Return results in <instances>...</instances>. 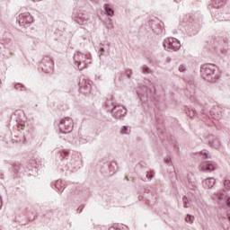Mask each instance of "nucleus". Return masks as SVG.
I'll list each match as a JSON object with an SVG mask.
<instances>
[{"mask_svg": "<svg viewBox=\"0 0 230 230\" xmlns=\"http://www.w3.org/2000/svg\"><path fill=\"white\" fill-rule=\"evenodd\" d=\"M202 78L207 82L215 83L218 78V67L213 64H205L200 67Z\"/></svg>", "mask_w": 230, "mask_h": 230, "instance_id": "f257e3e1", "label": "nucleus"}, {"mask_svg": "<svg viewBox=\"0 0 230 230\" xmlns=\"http://www.w3.org/2000/svg\"><path fill=\"white\" fill-rule=\"evenodd\" d=\"M73 17L75 22L83 26L84 30H87L93 26V22H91V13H87L84 10H75L73 13Z\"/></svg>", "mask_w": 230, "mask_h": 230, "instance_id": "f03ea898", "label": "nucleus"}, {"mask_svg": "<svg viewBox=\"0 0 230 230\" xmlns=\"http://www.w3.org/2000/svg\"><path fill=\"white\" fill-rule=\"evenodd\" d=\"M183 22H185V31H187L190 37L192 35H197L199 30H200V24L195 22V16L191 14H186L183 18Z\"/></svg>", "mask_w": 230, "mask_h": 230, "instance_id": "7ed1b4c3", "label": "nucleus"}, {"mask_svg": "<svg viewBox=\"0 0 230 230\" xmlns=\"http://www.w3.org/2000/svg\"><path fill=\"white\" fill-rule=\"evenodd\" d=\"M183 22H185V31H187L190 37L192 35H197L199 30H200V24L195 22V16L191 14H186L183 18Z\"/></svg>", "mask_w": 230, "mask_h": 230, "instance_id": "20e7f679", "label": "nucleus"}, {"mask_svg": "<svg viewBox=\"0 0 230 230\" xmlns=\"http://www.w3.org/2000/svg\"><path fill=\"white\" fill-rule=\"evenodd\" d=\"M137 94L138 96L146 95L149 100H154L155 98V87L150 81H147L146 85H141L137 90Z\"/></svg>", "mask_w": 230, "mask_h": 230, "instance_id": "39448f33", "label": "nucleus"}, {"mask_svg": "<svg viewBox=\"0 0 230 230\" xmlns=\"http://www.w3.org/2000/svg\"><path fill=\"white\" fill-rule=\"evenodd\" d=\"M163 46L165 51H179L181 49V41L176 38H166L164 40Z\"/></svg>", "mask_w": 230, "mask_h": 230, "instance_id": "423d86ee", "label": "nucleus"}, {"mask_svg": "<svg viewBox=\"0 0 230 230\" xmlns=\"http://www.w3.org/2000/svg\"><path fill=\"white\" fill-rule=\"evenodd\" d=\"M203 114L206 116H210L213 119H220L222 118V108L218 105H215L209 109L208 106H204L203 108Z\"/></svg>", "mask_w": 230, "mask_h": 230, "instance_id": "0eeeda50", "label": "nucleus"}, {"mask_svg": "<svg viewBox=\"0 0 230 230\" xmlns=\"http://www.w3.org/2000/svg\"><path fill=\"white\" fill-rule=\"evenodd\" d=\"M59 130L62 134H69L73 132V119L71 118H65L59 120L58 123Z\"/></svg>", "mask_w": 230, "mask_h": 230, "instance_id": "6e6552de", "label": "nucleus"}, {"mask_svg": "<svg viewBox=\"0 0 230 230\" xmlns=\"http://www.w3.org/2000/svg\"><path fill=\"white\" fill-rule=\"evenodd\" d=\"M149 26L156 35H160V33H163V30H164V23L159 21V19L150 20Z\"/></svg>", "mask_w": 230, "mask_h": 230, "instance_id": "1a4fd4ad", "label": "nucleus"}, {"mask_svg": "<svg viewBox=\"0 0 230 230\" xmlns=\"http://www.w3.org/2000/svg\"><path fill=\"white\" fill-rule=\"evenodd\" d=\"M127 114V109L123 105L119 104H113V107L111 109V116L115 118V119H119V118H123Z\"/></svg>", "mask_w": 230, "mask_h": 230, "instance_id": "9d476101", "label": "nucleus"}, {"mask_svg": "<svg viewBox=\"0 0 230 230\" xmlns=\"http://www.w3.org/2000/svg\"><path fill=\"white\" fill-rule=\"evenodd\" d=\"M213 200H218L219 202H226V206L230 208V197H227L226 190H223L221 193H214L212 195Z\"/></svg>", "mask_w": 230, "mask_h": 230, "instance_id": "9b49d317", "label": "nucleus"}, {"mask_svg": "<svg viewBox=\"0 0 230 230\" xmlns=\"http://www.w3.org/2000/svg\"><path fill=\"white\" fill-rule=\"evenodd\" d=\"M18 22L20 26L25 29L30 28V13H24L18 16Z\"/></svg>", "mask_w": 230, "mask_h": 230, "instance_id": "f8f14e48", "label": "nucleus"}, {"mask_svg": "<svg viewBox=\"0 0 230 230\" xmlns=\"http://www.w3.org/2000/svg\"><path fill=\"white\" fill-rule=\"evenodd\" d=\"M208 145L212 148H216V150H218V148H220V146H222L220 140L215 135H208Z\"/></svg>", "mask_w": 230, "mask_h": 230, "instance_id": "ddd939ff", "label": "nucleus"}, {"mask_svg": "<svg viewBox=\"0 0 230 230\" xmlns=\"http://www.w3.org/2000/svg\"><path fill=\"white\" fill-rule=\"evenodd\" d=\"M79 91L87 94V93H91V84L85 79L79 80Z\"/></svg>", "mask_w": 230, "mask_h": 230, "instance_id": "4468645a", "label": "nucleus"}, {"mask_svg": "<svg viewBox=\"0 0 230 230\" xmlns=\"http://www.w3.org/2000/svg\"><path fill=\"white\" fill-rule=\"evenodd\" d=\"M87 55L82 54V52H76V54L74 55V61L78 67L82 66V62L85 64V60L87 59Z\"/></svg>", "mask_w": 230, "mask_h": 230, "instance_id": "2eb2a0df", "label": "nucleus"}, {"mask_svg": "<svg viewBox=\"0 0 230 230\" xmlns=\"http://www.w3.org/2000/svg\"><path fill=\"white\" fill-rule=\"evenodd\" d=\"M217 168V165L215 162H208L207 164L201 166V172H215Z\"/></svg>", "mask_w": 230, "mask_h": 230, "instance_id": "dca6fc26", "label": "nucleus"}, {"mask_svg": "<svg viewBox=\"0 0 230 230\" xmlns=\"http://www.w3.org/2000/svg\"><path fill=\"white\" fill-rule=\"evenodd\" d=\"M42 64H44L45 67H47V73H49V71H53V61L51 58H49V57L44 58L42 60Z\"/></svg>", "mask_w": 230, "mask_h": 230, "instance_id": "f3484780", "label": "nucleus"}, {"mask_svg": "<svg viewBox=\"0 0 230 230\" xmlns=\"http://www.w3.org/2000/svg\"><path fill=\"white\" fill-rule=\"evenodd\" d=\"M217 183V180L215 178H207L205 181H203V187H205L207 190H211Z\"/></svg>", "mask_w": 230, "mask_h": 230, "instance_id": "a211bd4d", "label": "nucleus"}, {"mask_svg": "<svg viewBox=\"0 0 230 230\" xmlns=\"http://www.w3.org/2000/svg\"><path fill=\"white\" fill-rule=\"evenodd\" d=\"M226 4V0H211L210 4L208 5L210 8H222Z\"/></svg>", "mask_w": 230, "mask_h": 230, "instance_id": "6ab92c4d", "label": "nucleus"}, {"mask_svg": "<svg viewBox=\"0 0 230 230\" xmlns=\"http://www.w3.org/2000/svg\"><path fill=\"white\" fill-rule=\"evenodd\" d=\"M99 51L101 55H109L111 53V43L101 44Z\"/></svg>", "mask_w": 230, "mask_h": 230, "instance_id": "aec40b11", "label": "nucleus"}, {"mask_svg": "<svg viewBox=\"0 0 230 230\" xmlns=\"http://www.w3.org/2000/svg\"><path fill=\"white\" fill-rule=\"evenodd\" d=\"M55 188L58 190V191H61V193L66 190V182L62 181V180H58L55 182Z\"/></svg>", "mask_w": 230, "mask_h": 230, "instance_id": "412c9836", "label": "nucleus"}, {"mask_svg": "<svg viewBox=\"0 0 230 230\" xmlns=\"http://www.w3.org/2000/svg\"><path fill=\"white\" fill-rule=\"evenodd\" d=\"M104 10L109 17H112L114 15V10H112V6H111V4H105Z\"/></svg>", "mask_w": 230, "mask_h": 230, "instance_id": "4be33fe9", "label": "nucleus"}, {"mask_svg": "<svg viewBox=\"0 0 230 230\" xmlns=\"http://www.w3.org/2000/svg\"><path fill=\"white\" fill-rule=\"evenodd\" d=\"M58 155H59L61 161H63V159H67V157H69V151H67L66 149L59 151Z\"/></svg>", "mask_w": 230, "mask_h": 230, "instance_id": "5701e85b", "label": "nucleus"}, {"mask_svg": "<svg viewBox=\"0 0 230 230\" xmlns=\"http://www.w3.org/2000/svg\"><path fill=\"white\" fill-rule=\"evenodd\" d=\"M185 112L189 118H195V115L197 114V111L194 109H187Z\"/></svg>", "mask_w": 230, "mask_h": 230, "instance_id": "b1692460", "label": "nucleus"}, {"mask_svg": "<svg viewBox=\"0 0 230 230\" xmlns=\"http://www.w3.org/2000/svg\"><path fill=\"white\" fill-rule=\"evenodd\" d=\"M31 166L32 168H35L36 170H38V168L40 167V161L31 160Z\"/></svg>", "mask_w": 230, "mask_h": 230, "instance_id": "393cba45", "label": "nucleus"}, {"mask_svg": "<svg viewBox=\"0 0 230 230\" xmlns=\"http://www.w3.org/2000/svg\"><path fill=\"white\" fill-rule=\"evenodd\" d=\"M14 89H16V91H26V86H24L21 83H17L16 84H14Z\"/></svg>", "mask_w": 230, "mask_h": 230, "instance_id": "a878e982", "label": "nucleus"}, {"mask_svg": "<svg viewBox=\"0 0 230 230\" xmlns=\"http://www.w3.org/2000/svg\"><path fill=\"white\" fill-rule=\"evenodd\" d=\"M195 221V217L188 214L187 217H185V222H187V224H193V222Z\"/></svg>", "mask_w": 230, "mask_h": 230, "instance_id": "bb28decb", "label": "nucleus"}, {"mask_svg": "<svg viewBox=\"0 0 230 230\" xmlns=\"http://www.w3.org/2000/svg\"><path fill=\"white\" fill-rule=\"evenodd\" d=\"M142 73L144 75H152V69H150V67H148L147 66H144L142 68Z\"/></svg>", "mask_w": 230, "mask_h": 230, "instance_id": "cd10ccee", "label": "nucleus"}, {"mask_svg": "<svg viewBox=\"0 0 230 230\" xmlns=\"http://www.w3.org/2000/svg\"><path fill=\"white\" fill-rule=\"evenodd\" d=\"M120 133L121 134H130V128L128 126H123L121 128H120Z\"/></svg>", "mask_w": 230, "mask_h": 230, "instance_id": "c85d7f7f", "label": "nucleus"}, {"mask_svg": "<svg viewBox=\"0 0 230 230\" xmlns=\"http://www.w3.org/2000/svg\"><path fill=\"white\" fill-rule=\"evenodd\" d=\"M188 181L190 183V190H192L193 191H197V185H195V182L193 181H191V179H190V178Z\"/></svg>", "mask_w": 230, "mask_h": 230, "instance_id": "c756f323", "label": "nucleus"}, {"mask_svg": "<svg viewBox=\"0 0 230 230\" xmlns=\"http://www.w3.org/2000/svg\"><path fill=\"white\" fill-rule=\"evenodd\" d=\"M154 173L152 172H146V178L144 181H152Z\"/></svg>", "mask_w": 230, "mask_h": 230, "instance_id": "7c9ffc66", "label": "nucleus"}, {"mask_svg": "<svg viewBox=\"0 0 230 230\" xmlns=\"http://www.w3.org/2000/svg\"><path fill=\"white\" fill-rule=\"evenodd\" d=\"M182 202L184 208H190V202L188 201V198L186 196H183Z\"/></svg>", "mask_w": 230, "mask_h": 230, "instance_id": "2f4dec72", "label": "nucleus"}, {"mask_svg": "<svg viewBox=\"0 0 230 230\" xmlns=\"http://www.w3.org/2000/svg\"><path fill=\"white\" fill-rule=\"evenodd\" d=\"M178 71H180V73H186V71H188V68L184 65H180L178 67Z\"/></svg>", "mask_w": 230, "mask_h": 230, "instance_id": "473e14b6", "label": "nucleus"}, {"mask_svg": "<svg viewBox=\"0 0 230 230\" xmlns=\"http://www.w3.org/2000/svg\"><path fill=\"white\" fill-rule=\"evenodd\" d=\"M224 184L225 188L230 191V180L226 179Z\"/></svg>", "mask_w": 230, "mask_h": 230, "instance_id": "72a5a7b5", "label": "nucleus"}, {"mask_svg": "<svg viewBox=\"0 0 230 230\" xmlns=\"http://www.w3.org/2000/svg\"><path fill=\"white\" fill-rule=\"evenodd\" d=\"M107 28L108 30H113L114 29V25L112 24V20L110 19V22L107 24Z\"/></svg>", "mask_w": 230, "mask_h": 230, "instance_id": "f704fd0d", "label": "nucleus"}, {"mask_svg": "<svg viewBox=\"0 0 230 230\" xmlns=\"http://www.w3.org/2000/svg\"><path fill=\"white\" fill-rule=\"evenodd\" d=\"M201 155H203L204 159H208L209 158V155H208V152H206V151H202Z\"/></svg>", "mask_w": 230, "mask_h": 230, "instance_id": "c9c22d12", "label": "nucleus"}, {"mask_svg": "<svg viewBox=\"0 0 230 230\" xmlns=\"http://www.w3.org/2000/svg\"><path fill=\"white\" fill-rule=\"evenodd\" d=\"M84 206H80L78 208H77V213H82V211H84Z\"/></svg>", "mask_w": 230, "mask_h": 230, "instance_id": "e433bc0d", "label": "nucleus"}, {"mask_svg": "<svg viewBox=\"0 0 230 230\" xmlns=\"http://www.w3.org/2000/svg\"><path fill=\"white\" fill-rule=\"evenodd\" d=\"M126 75H127L128 78H130V75H132V70H127Z\"/></svg>", "mask_w": 230, "mask_h": 230, "instance_id": "4c0bfd02", "label": "nucleus"}, {"mask_svg": "<svg viewBox=\"0 0 230 230\" xmlns=\"http://www.w3.org/2000/svg\"><path fill=\"white\" fill-rule=\"evenodd\" d=\"M165 62H166L167 64H170V62H172V58L167 57L166 59H165Z\"/></svg>", "mask_w": 230, "mask_h": 230, "instance_id": "58836bf2", "label": "nucleus"}, {"mask_svg": "<svg viewBox=\"0 0 230 230\" xmlns=\"http://www.w3.org/2000/svg\"><path fill=\"white\" fill-rule=\"evenodd\" d=\"M166 164H170L172 163V160L170 158L165 159Z\"/></svg>", "mask_w": 230, "mask_h": 230, "instance_id": "ea45409f", "label": "nucleus"}, {"mask_svg": "<svg viewBox=\"0 0 230 230\" xmlns=\"http://www.w3.org/2000/svg\"><path fill=\"white\" fill-rule=\"evenodd\" d=\"M20 126H21V127H26V122L21 121V122H20Z\"/></svg>", "mask_w": 230, "mask_h": 230, "instance_id": "a19ab883", "label": "nucleus"}, {"mask_svg": "<svg viewBox=\"0 0 230 230\" xmlns=\"http://www.w3.org/2000/svg\"><path fill=\"white\" fill-rule=\"evenodd\" d=\"M3 208V199L0 197V209Z\"/></svg>", "mask_w": 230, "mask_h": 230, "instance_id": "79ce46f5", "label": "nucleus"}, {"mask_svg": "<svg viewBox=\"0 0 230 230\" xmlns=\"http://www.w3.org/2000/svg\"><path fill=\"white\" fill-rule=\"evenodd\" d=\"M30 19H31V22H33V16L32 15L30 16Z\"/></svg>", "mask_w": 230, "mask_h": 230, "instance_id": "37998d69", "label": "nucleus"}, {"mask_svg": "<svg viewBox=\"0 0 230 230\" xmlns=\"http://www.w3.org/2000/svg\"><path fill=\"white\" fill-rule=\"evenodd\" d=\"M217 12H218V10H216V11H211L212 13H217Z\"/></svg>", "mask_w": 230, "mask_h": 230, "instance_id": "c03bdc74", "label": "nucleus"}, {"mask_svg": "<svg viewBox=\"0 0 230 230\" xmlns=\"http://www.w3.org/2000/svg\"><path fill=\"white\" fill-rule=\"evenodd\" d=\"M172 175H175V172H172Z\"/></svg>", "mask_w": 230, "mask_h": 230, "instance_id": "a18cd8bd", "label": "nucleus"}, {"mask_svg": "<svg viewBox=\"0 0 230 230\" xmlns=\"http://www.w3.org/2000/svg\"><path fill=\"white\" fill-rule=\"evenodd\" d=\"M228 220H230V215L228 216Z\"/></svg>", "mask_w": 230, "mask_h": 230, "instance_id": "49530a36", "label": "nucleus"}, {"mask_svg": "<svg viewBox=\"0 0 230 230\" xmlns=\"http://www.w3.org/2000/svg\"><path fill=\"white\" fill-rule=\"evenodd\" d=\"M23 143H27V141H26V140H24V141H23Z\"/></svg>", "mask_w": 230, "mask_h": 230, "instance_id": "de8ad7c7", "label": "nucleus"}, {"mask_svg": "<svg viewBox=\"0 0 230 230\" xmlns=\"http://www.w3.org/2000/svg\"><path fill=\"white\" fill-rule=\"evenodd\" d=\"M33 220H35V216H33Z\"/></svg>", "mask_w": 230, "mask_h": 230, "instance_id": "09e8293b", "label": "nucleus"}, {"mask_svg": "<svg viewBox=\"0 0 230 230\" xmlns=\"http://www.w3.org/2000/svg\"><path fill=\"white\" fill-rule=\"evenodd\" d=\"M0 87H1V80H0Z\"/></svg>", "mask_w": 230, "mask_h": 230, "instance_id": "8fccbe9b", "label": "nucleus"}]
</instances>
